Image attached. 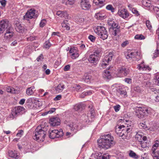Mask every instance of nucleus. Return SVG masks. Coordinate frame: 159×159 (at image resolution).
<instances>
[{
	"mask_svg": "<svg viewBox=\"0 0 159 159\" xmlns=\"http://www.w3.org/2000/svg\"><path fill=\"white\" fill-rule=\"evenodd\" d=\"M101 52V51L99 50H97L94 51L93 54L96 56H97L99 58L100 56V53Z\"/></svg>",
	"mask_w": 159,
	"mask_h": 159,
	"instance_id": "obj_48",
	"label": "nucleus"
},
{
	"mask_svg": "<svg viewBox=\"0 0 159 159\" xmlns=\"http://www.w3.org/2000/svg\"><path fill=\"white\" fill-rule=\"evenodd\" d=\"M106 8L108 10L111 11L112 12H114L115 11L114 8L111 5H107L106 7Z\"/></svg>",
	"mask_w": 159,
	"mask_h": 159,
	"instance_id": "obj_49",
	"label": "nucleus"
},
{
	"mask_svg": "<svg viewBox=\"0 0 159 159\" xmlns=\"http://www.w3.org/2000/svg\"><path fill=\"white\" fill-rule=\"evenodd\" d=\"M109 155L106 154H105L103 155H101L98 156L97 159H109Z\"/></svg>",
	"mask_w": 159,
	"mask_h": 159,
	"instance_id": "obj_42",
	"label": "nucleus"
},
{
	"mask_svg": "<svg viewBox=\"0 0 159 159\" xmlns=\"http://www.w3.org/2000/svg\"><path fill=\"white\" fill-rule=\"evenodd\" d=\"M118 13L120 17L124 19L128 17L129 16L128 12L124 8L119 11Z\"/></svg>",
	"mask_w": 159,
	"mask_h": 159,
	"instance_id": "obj_20",
	"label": "nucleus"
},
{
	"mask_svg": "<svg viewBox=\"0 0 159 159\" xmlns=\"http://www.w3.org/2000/svg\"><path fill=\"white\" fill-rule=\"evenodd\" d=\"M141 142V147L145 148L147 147H148L149 145V142H147L146 140H143Z\"/></svg>",
	"mask_w": 159,
	"mask_h": 159,
	"instance_id": "obj_39",
	"label": "nucleus"
},
{
	"mask_svg": "<svg viewBox=\"0 0 159 159\" xmlns=\"http://www.w3.org/2000/svg\"><path fill=\"white\" fill-rule=\"evenodd\" d=\"M67 20H64L61 24V26L62 27L66 29L67 30H69L70 29L69 26L68 25Z\"/></svg>",
	"mask_w": 159,
	"mask_h": 159,
	"instance_id": "obj_37",
	"label": "nucleus"
},
{
	"mask_svg": "<svg viewBox=\"0 0 159 159\" xmlns=\"http://www.w3.org/2000/svg\"><path fill=\"white\" fill-rule=\"evenodd\" d=\"M15 26L16 30L20 33H23L26 30V29L24 25L20 22L16 23L15 24Z\"/></svg>",
	"mask_w": 159,
	"mask_h": 159,
	"instance_id": "obj_14",
	"label": "nucleus"
},
{
	"mask_svg": "<svg viewBox=\"0 0 159 159\" xmlns=\"http://www.w3.org/2000/svg\"><path fill=\"white\" fill-rule=\"evenodd\" d=\"M139 126L140 128L141 129H144L145 130H149V128L144 123H140L139 125Z\"/></svg>",
	"mask_w": 159,
	"mask_h": 159,
	"instance_id": "obj_38",
	"label": "nucleus"
},
{
	"mask_svg": "<svg viewBox=\"0 0 159 159\" xmlns=\"http://www.w3.org/2000/svg\"><path fill=\"white\" fill-rule=\"evenodd\" d=\"M128 44L129 42L128 41H125L121 44V45L122 47H125Z\"/></svg>",
	"mask_w": 159,
	"mask_h": 159,
	"instance_id": "obj_62",
	"label": "nucleus"
},
{
	"mask_svg": "<svg viewBox=\"0 0 159 159\" xmlns=\"http://www.w3.org/2000/svg\"><path fill=\"white\" fill-rule=\"evenodd\" d=\"M154 80L155 84L159 86V75L156 76Z\"/></svg>",
	"mask_w": 159,
	"mask_h": 159,
	"instance_id": "obj_56",
	"label": "nucleus"
},
{
	"mask_svg": "<svg viewBox=\"0 0 159 159\" xmlns=\"http://www.w3.org/2000/svg\"><path fill=\"white\" fill-rule=\"evenodd\" d=\"M95 32L103 40L106 39L108 36L107 32L105 28L102 26H98L94 27Z\"/></svg>",
	"mask_w": 159,
	"mask_h": 159,
	"instance_id": "obj_4",
	"label": "nucleus"
},
{
	"mask_svg": "<svg viewBox=\"0 0 159 159\" xmlns=\"http://www.w3.org/2000/svg\"><path fill=\"white\" fill-rule=\"evenodd\" d=\"M49 132V137L52 139L61 137L64 134L62 129H60L59 130L57 129L50 130Z\"/></svg>",
	"mask_w": 159,
	"mask_h": 159,
	"instance_id": "obj_8",
	"label": "nucleus"
},
{
	"mask_svg": "<svg viewBox=\"0 0 159 159\" xmlns=\"http://www.w3.org/2000/svg\"><path fill=\"white\" fill-rule=\"evenodd\" d=\"M57 15L61 17H64L65 19H67L70 18L66 11H58L57 12Z\"/></svg>",
	"mask_w": 159,
	"mask_h": 159,
	"instance_id": "obj_26",
	"label": "nucleus"
},
{
	"mask_svg": "<svg viewBox=\"0 0 159 159\" xmlns=\"http://www.w3.org/2000/svg\"><path fill=\"white\" fill-rule=\"evenodd\" d=\"M11 27V24L7 20H2L0 21V34L3 33L4 32Z\"/></svg>",
	"mask_w": 159,
	"mask_h": 159,
	"instance_id": "obj_9",
	"label": "nucleus"
},
{
	"mask_svg": "<svg viewBox=\"0 0 159 159\" xmlns=\"http://www.w3.org/2000/svg\"><path fill=\"white\" fill-rule=\"evenodd\" d=\"M80 6L84 10H88L91 7L88 0H81Z\"/></svg>",
	"mask_w": 159,
	"mask_h": 159,
	"instance_id": "obj_18",
	"label": "nucleus"
},
{
	"mask_svg": "<svg viewBox=\"0 0 159 159\" xmlns=\"http://www.w3.org/2000/svg\"><path fill=\"white\" fill-rule=\"evenodd\" d=\"M79 56V54L78 52V51L77 52H75V53H73V54H71V57L73 59H75Z\"/></svg>",
	"mask_w": 159,
	"mask_h": 159,
	"instance_id": "obj_51",
	"label": "nucleus"
},
{
	"mask_svg": "<svg viewBox=\"0 0 159 159\" xmlns=\"http://www.w3.org/2000/svg\"><path fill=\"white\" fill-rule=\"evenodd\" d=\"M136 116L141 119L147 116L149 113L150 111L146 107H134Z\"/></svg>",
	"mask_w": 159,
	"mask_h": 159,
	"instance_id": "obj_3",
	"label": "nucleus"
},
{
	"mask_svg": "<svg viewBox=\"0 0 159 159\" xmlns=\"http://www.w3.org/2000/svg\"><path fill=\"white\" fill-rule=\"evenodd\" d=\"M113 56V52H110L107 55L105 56L101 64V66L103 68H105L109 61L112 60Z\"/></svg>",
	"mask_w": 159,
	"mask_h": 159,
	"instance_id": "obj_11",
	"label": "nucleus"
},
{
	"mask_svg": "<svg viewBox=\"0 0 159 159\" xmlns=\"http://www.w3.org/2000/svg\"><path fill=\"white\" fill-rule=\"evenodd\" d=\"M70 68V66L69 65H67L66 66L64 67V70L67 71L69 70Z\"/></svg>",
	"mask_w": 159,
	"mask_h": 159,
	"instance_id": "obj_63",
	"label": "nucleus"
},
{
	"mask_svg": "<svg viewBox=\"0 0 159 159\" xmlns=\"http://www.w3.org/2000/svg\"><path fill=\"white\" fill-rule=\"evenodd\" d=\"M25 109L20 106L15 107L13 109L10 115V117L12 119L16 117L17 116L21 115L25 112Z\"/></svg>",
	"mask_w": 159,
	"mask_h": 159,
	"instance_id": "obj_7",
	"label": "nucleus"
},
{
	"mask_svg": "<svg viewBox=\"0 0 159 159\" xmlns=\"http://www.w3.org/2000/svg\"><path fill=\"white\" fill-rule=\"evenodd\" d=\"M75 0H62V3L65 5H72L75 2Z\"/></svg>",
	"mask_w": 159,
	"mask_h": 159,
	"instance_id": "obj_29",
	"label": "nucleus"
},
{
	"mask_svg": "<svg viewBox=\"0 0 159 159\" xmlns=\"http://www.w3.org/2000/svg\"><path fill=\"white\" fill-rule=\"evenodd\" d=\"M134 90L139 93H141L143 91V89L140 87L138 86L135 87L134 88Z\"/></svg>",
	"mask_w": 159,
	"mask_h": 159,
	"instance_id": "obj_43",
	"label": "nucleus"
},
{
	"mask_svg": "<svg viewBox=\"0 0 159 159\" xmlns=\"http://www.w3.org/2000/svg\"><path fill=\"white\" fill-rule=\"evenodd\" d=\"M51 44L49 42V40H48L45 41L43 47L45 48L48 49L50 47Z\"/></svg>",
	"mask_w": 159,
	"mask_h": 159,
	"instance_id": "obj_41",
	"label": "nucleus"
},
{
	"mask_svg": "<svg viewBox=\"0 0 159 159\" xmlns=\"http://www.w3.org/2000/svg\"><path fill=\"white\" fill-rule=\"evenodd\" d=\"M74 88L78 91H80L83 90V89L79 85L76 84L74 85Z\"/></svg>",
	"mask_w": 159,
	"mask_h": 159,
	"instance_id": "obj_53",
	"label": "nucleus"
},
{
	"mask_svg": "<svg viewBox=\"0 0 159 159\" xmlns=\"http://www.w3.org/2000/svg\"><path fill=\"white\" fill-rule=\"evenodd\" d=\"M130 53L131 55L130 56L131 58L135 57L138 60L141 58V56H140V53L138 51H136L134 52H131Z\"/></svg>",
	"mask_w": 159,
	"mask_h": 159,
	"instance_id": "obj_27",
	"label": "nucleus"
},
{
	"mask_svg": "<svg viewBox=\"0 0 159 159\" xmlns=\"http://www.w3.org/2000/svg\"><path fill=\"white\" fill-rule=\"evenodd\" d=\"M48 128V126L43 125L38 126L34 133L33 139L38 142L43 141Z\"/></svg>",
	"mask_w": 159,
	"mask_h": 159,
	"instance_id": "obj_2",
	"label": "nucleus"
},
{
	"mask_svg": "<svg viewBox=\"0 0 159 159\" xmlns=\"http://www.w3.org/2000/svg\"><path fill=\"white\" fill-rule=\"evenodd\" d=\"M95 17L98 20H103L106 17L105 14L102 11H101L95 14Z\"/></svg>",
	"mask_w": 159,
	"mask_h": 159,
	"instance_id": "obj_23",
	"label": "nucleus"
},
{
	"mask_svg": "<svg viewBox=\"0 0 159 159\" xmlns=\"http://www.w3.org/2000/svg\"><path fill=\"white\" fill-rule=\"evenodd\" d=\"M34 86L28 88L26 90V94L28 95H31L34 93Z\"/></svg>",
	"mask_w": 159,
	"mask_h": 159,
	"instance_id": "obj_34",
	"label": "nucleus"
},
{
	"mask_svg": "<svg viewBox=\"0 0 159 159\" xmlns=\"http://www.w3.org/2000/svg\"><path fill=\"white\" fill-rule=\"evenodd\" d=\"M124 125H121L118 127H116L115 129L116 132L119 137H122L123 135L124 134V131L125 130V129L126 128Z\"/></svg>",
	"mask_w": 159,
	"mask_h": 159,
	"instance_id": "obj_15",
	"label": "nucleus"
},
{
	"mask_svg": "<svg viewBox=\"0 0 159 159\" xmlns=\"http://www.w3.org/2000/svg\"><path fill=\"white\" fill-rule=\"evenodd\" d=\"M77 51H78L74 48H70L69 50V52L72 54L73 53H75V52H77Z\"/></svg>",
	"mask_w": 159,
	"mask_h": 159,
	"instance_id": "obj_60",
	"label": "nucleus"
},
{
	"mask_svg": "<svg viewBox=\"0 0 159 159\" xmlns=\"http://www.w3.org/2000/svg\"><path fill=\"white\" fill-rule=\"evenodd\" d=\"M129 155L130 157L135 159H137L139 158L138 155H137L132 150L130 151Z\"/></svg>",
	"mask_w": 159,
	"mask_h": 159,
	"instance_id": "obj_36",
	"label": "nucleus"
},
{
	"mask_svg": "<svg viewBox=\"0 0 159 159\" xmlns=\"http://www.w3.org/2000/svg\"><path fill=\"white\" fill-rule=\"evenodd\" d=\"M104 1L102 0H93V2L99 7H101L103 5Z\"/></svg>",
	"mask_w": 159,
	"mask_h": 159,
	"instance_id": "obj_35",
	"label": "nucleus"
},
{
	"mask_svg": "<svg viewBox=\"0 0 159 159\" xmlns=\"http://www.w3.org/2000/svg\"><path fill=\"white\" fill-rule=\"evenodd\" d=\"M108 24L111 26L110 31L112 35L116 36L119 34L120 32V26L117 23H115L113 20L109 19L108 20Z\"/></svg>",
	"mask_w": 159,
	"mask_h": 159,
	"instance_id": "obj_5",
	"label": "nucleus"
},
{
	"mask_svg": "<svg viewBox=\"0 0 159 159\" xmlns=\"http://www.w3.org/2000/svg\"><path fill=\"white\" fill-rule=\"evenodd\" d=\"M130 10L134 14H135L136 16H139V13L138 11L135 8H131V9L130 8Z\"/></svg>",
	"mask_w": 159,
	"mask_h": 159,
	"instance_id": "obj_50",
	"label": "nucleus"
},
{
	"mask_svg": "<svg viewBox=\"0 0 159 159\" xmlns=\"http://www.w3.org/2000/svg\"><path fill=\"white\" fill-rule=\"evenodd\" d=\"M27 101H29V102H31L33 103H35V102H36V101H38L36 99H35L34 98H29L27 100Z\"/></svg>",
	"mask_w": 159,
	"mask_h": 159,
	"instance_id": "obj_61",
	"label": "nucleus"
},
{
	"mask_svg": "<svg viewBox=\"0 0 159 159\" xmlns=\"http://www.w3.org/2000/svg\"><path fill=\"white\" fill-rule=\"evenodd\" d=\"M38 16V11L35 9L31 8L28 10L23 16L24 20H29L30 19H34Z\"/></svg>",
	"mask_w": 159,
	"mask_h": 159,
	"instance_id": "obj_6",
	"label": "nucleus"
},
{
	"mask_svg": "<svg viewBox=\"0 0 159 159\" xmlns=\"http://www.w3.org/2000/svg\"><path fill=\"white\" fill-rule=\"evenodd\" d=\"M99 60V58L93 54L89 55L88 59L89 62L92 63L97 64Z\"/></svg>",
	"mask_w": 159,
	"mask_h": 159,
	"instance_id": "obj_21",
	"label": "nucleus"
},
{
	"mask_svg": "<svg viewBox=\"0 0 159 159\" xmlns=\"http://www.w3.org/2000/svg\"><path fill=\"white\" fill-rule=\"evenodd\" d=\"M129 69L126 68L124 66H121L119 68L117 73L119 77H122L127 75L129 74Z\"/></svg>",
	"mask_w": 159,
	"mask_h": 159,
	"instance_id": "obj_12",
	"label": "nucleus"
},
{
	"mask_svg": "<svg viewBox=\"0 0 159 159\" xmlns=\"http://www.w3.org/2000/svg\"><path fill=\"white\" fill-rule=\"evenodd\" d=\"M13 32L12 27L7 30L4 35V38L6 39H9L11 38L13 35Z\"/></svg>",
	"mask_w": 159,
	"mask_h": 159,
	"instance_id": "obj_19",
	"label": "nucleus"
},
{
	"mask_svg": "<svg viewBox=\"0 0 159 159\" xmlns=\"http://www.w3.org/2000/svg\"><path fill=\"white\" fill-rule=\"evenodd\" d=\"M92 93V92L90 91L88 92H83L80 96V98H84V97L87 95H90Z\"/></svg>",
	"mask_w": 159,
	"mask_h": 159,
	"instance_id": "obj_47",
	"label": "nucleus"
},
{
	"mask_svg": "<svg viewBox=\"0 0 159 159\" xmlns=\"http://www.w3.org/2000/svg\"><path fill=\"white\" fill-rule=\"evenodd\" d=\"M144 62H143L139 64H138L137 65V68L139 70H145L146 69H148L149 68V66H145L143 64Z\"/></svg>",
	"mask_w": 159,
	"mask_h": 159,
	"instance_id": "obj_31",
	"label": "nucleus"
},
{
	"mask_svg": "<svg viewBox=\"0 0 159 159\" xmlns=\"http://www.w3.org/2000/svg\"><path fill=\"white\" fill-rule=\"evenodd\" d=\"M142 4L145 7H152L151 1L150 0H143Z\"/></svg>",
	"mask_w": 159,
	"mask_h": 159,
	"instance_id": "obj_28",
	"label": "nucleus"
},
{
	"mask_svg": "<svg viewBox=\"0 0 159 159\" xmlns=\"http://www.w3.org/2000/svg\"><path fill=\"white\" fill-rule=\"evenodd\" d=\"M98 142L99 147L105 149L111 148L116 143L113 137L110 134H105L102 138L98 140Z\"/></svg>",
	"mask_w": 159,
	"mask_h": 159,
	"instance_id": "obj_1",
	"label": "nucleus"
},
{
	"mask_svg": "<svg viewBox=\"0 0 159 159\" xmlns=\"http://www.w3.org/2000/svg\"><path fill=\"white\" fill-rule=\"evenodd\" d=\"M158 125L156 123H153L149 128V130L151 131H154L158 129Z\"/></svg>",
	"mask_w": 159,
	"mask_h": 159,
	"instance_id": "obj_32",
	"label": "nucleus"
},
{
	"mask_svg": "<svg viewBox=\"0 0 159 159\" xmlns=\"http://www.w3.org/2000/svg\"><path fill=\"white\" fill-rule=\"evenodd\" d=\"M158 56H159V50L158 49H156L155 50V52L153 53V58H155Z\"/></svg>",
	"mask_w": 159,
	"mask_h": 159,
	"instance_id": "obj_54",
	"label": "nucleus"
},
{
	"mask_svg": "<svg viewBox=\"0 0 159 159\" xmlns=\"http://www.w3.org/2000/svg\"><path fill=\"white\" fill-rule=\"evenodd\" d=\"M124 131V134L123 135L122 139H123L129 140L132 137L131 132L132 129L131 128H128L126 127Z\"/></svg>",
	"mask_w": 159,
	"mask_h": 159,
	"instance_id": "obj_13",
	"label": "nucleus"
},
{
	"mask_svg": "<svg viewBox=\"0 0 159 159\" xmlns=\"http://www.w3.org/2000/svg\"><path fill=\"white\" fill-rule=\"evenodd\" d=\"M64 88V85L59 84L56 87L55 91L56 93H59L62 92Z\"/></svg>",
	"mask_w": 159,
	"mask_h": 159,
	"instance_id": "obj_30",
	"label": "nucleus"
},
{
	"mask_svg": "<svg viewBox=\"0 0 159 159\" xmlns=\"http://www.w3.org/2000/svg\"><path fill=\"white\" fill-rule=\"evenodd\" d=\"M82 105L80 104H76L74 106V108L75 110L78 111L82 107Z\"/></svg>",
	"mask_w": 159,
	"mask_h": 159,
	"instance_id": "obj_46",
	"label": "nucleus"
},
{
	"mask_svg": "<svg viewBox=\"0 0 159 159\" xmlns=\"http://www.w3.org/2000/svg\"><path fill=\"white\" fill-rule=\"evenodd\" d=\"M134 38L137 39L142 40L144 39L145 38L144 36L142 34H137L135 36Z\"/></svg>",
	"mask_w": 159,
	"mask_h": 159,
	"instance_id": "obj_44",
	"label": "nucleus"
},
{
	"mask_svg": "<svg viewBox=\"0 0 159 159\" xmlns=\"http://www.w3.org/2000/svg\"><path fill=\"white\" fill-rule=\"evenodd\" d=\"M111 69V67L108 68V70H105L102 73V77L105 80H108L110 79L111 78V75L110 74V72L109 70Z\"/></svg>",
	"mask_w": 159,
	"mask_h": 159,
	"instance_id": "obj_22",
	"label": "nucleus"
},
{
	"mask_svg": "<svg viewBox=\"0 0 159 159\" xmlns=\"http://www.w3.org/2000/svg\"><path fill=\"white\" fill-rule=\"evenodd\" d=\"M89 39L92 42H94L96 38L92 35H90L88 37Z\"/></svg>",
	"mask_w": 159,
	"mask_h": 159,
	"instance_id": "obj_59",
	"label": "nucleus"
},
{
	"mask_svg": "<svg viewBox=\"0 0 159 159\" xmlns=\"http://www.w3.org/2000/svg\"><path fill=\"white\" fill-rule=\"evenodd\" d=\"M125 81L128 84H130L132 82V79L130 78H126L125 79Z\"/></svg>",
	"mask_w": 159,
	"mask_h": 159,
	"instance_id": "obj_64",
	"label": "nucleus"
},
{
	"mask_svg": "<svg viewBox=\"0 0 159 159\" xmlns=\"http://www.w3.org/2000/svg\"><path fill=\"white\" fill-rule=\"evenodd\" d=\"M153 9L156 12L157 15L159 17V8L157 7H153Z\"/></svg>",
	"mask_w": 159,
	"mask_h": 159,
	"instance_id": "obj_55",
	"label": "nucleus"
},
{
	"mask_svg": "<svg viewBox=\"0 0 159 159\" xmlns=\"http://www.w3.org/2000/svg\"><path fill=\"white\" fill-rule=\"evenodd\" d=\"M8 155L10 157L15 158H18V155L16 152L14 151H9L8 152Z\"/></svg>",
	"mask_w": 159,
	"mask_h": 159,
	"instance_id": "obj_33",
	"label": "nucleus"
},
{
	"mask_svg": "<svg viewBox=\"0 0 159 159\" xmlns=\"http://www.w3.org/2000/svg\"><path fill=\"white\" fill-rule=\"evenodd\" d=\"M47 21L46 19H43L42 20L39 24V26L41 27H43L46 24Z\"/></svg>",
	"mask_w": 159,
	"mask_h": 159,
	"instance_id": "obj_45",
	"label": "nucleus"
},
{
	"mask_svg": "<svg viewBox=\"0 0 159 159\" xmlns=\"http://www.w3.org/2000/svg\"><path fill=\"white\" fill-rule=\"evenodd\" d=\"M146 24L147 27L148 28V29L151 30L152 29V26L149 20H147L146 21Z\"/></svg>",
	"mask_w": 159,
	"mask_h": 159,
	"instance_id": "obj_52",
	"label": "nucleus"
},
{
	"mask_svg": "<svg viewBox=\"0 0 159 159\" xmlns=\"http://www.w3.org/2000/svg\"><path fill=\"white\" fill-rule=\"evenodd\" d=\"M6 91L9 93H15V90L14 88L8 87L6 89Z\"/></svg>",
	"mask_w": 159,
	"mask_h": 159,
	"instance_id": "obj_40",
	"label": "nucleus"
},
{
	"mask_svg": "<svg viewBox=\"0 0 159 159\" xmlns=\"http://www.w3.org/2000/svg\"><path fill=\"white\" fill-rule=\"evenodd\" d=\"M89 116L87 115L86 114H83L80 117V120L83 122L86 123L87 124L90 123L92 120H90L89 117Z\"/></svg>",
	"mask_w": 159,
	"mask_h": 159,
	"instance_id": "obj_25",
	"label": "nucleus"
},
{
	"mask_svg": "<svg viewBox=\"0 0 159 159\" xmlns=\"http://www.w3.org/2000/svg\"><path fill=\"white\" fill-rule=\"evenodd\" d=\"M91 76L88 73H85L82 77L81 81L85 83H89L90 82Z\"/></svg>",
	"mask_w": 159,
	"mask_h": 159,
	"instance_id": "obj_24",
	"label": "nucleus"
},
{
	"mask_svg": "<svg viewBox=\"0 0 159 159\" xmlns=\"http://www.w3.org/2000/svg\"><path fill=\"white\" fill-rule=\"evenodd\" d=\"M135 139L136 140L140 142L143 140H146L147 137L145 136H143V132L139 131L136 133Z\"/></svg>",
	"mask_w": 159,
	"mask_h": 159,
	"instance_id": "obj_17",
	"label": "nucleus"
},
{
	"mask_svg": "<svg viewBox=\"0 0 159 159\" xmlns=\"http://www.w3.org/2000/svg\"><path fill=\"white\" fill-rule=\"evenodd\" d=\"M159 145V141H156L155 144L152 147L151 151V154L153 157L154 159H159V151L155 152L156 148Z\"/></svg>",
	"mask_w": 159,
	"mask_h": 159,
	"instance_id": "obj_10",
	"label": "nucleus"
},
{
	"mask_svg": "<svg viewBox=\"0 0 159 159\" xmlns=\"http://www.w3.org/2000/svg\"><path fill=\"white\" fill-rule=\"evenodd\" d=\"M61 120L60 119L57 117H53L49 120V122L52 126H55L59 125L60 124Z\"/></svg>",
	"mask_w": 159,
	"mask_h": 159,
	"instance_id": "obj_16",
	"label": "nucleus"
},
{
	"mask_svg": "<svg viewBox=\"0 0 159 159\" xmlns=\"http://www.w3.org/2000/svg\"><path fill=\"white\" fill-rule=\"evenodd\" d=\"M119 93H120L121 95L125 96L127 94L126 91L123 90H120V91L119 92Z\"/></svg>",
	"mask_w": 159,
	"mask_h": 159,
	"instance_id": "obj_57",
	"label": "nucleus"
},
{
	"mask_svg": "<svg viewBox=\"0 0 159 159\" xmlns=\"http://www.w3.org/2000/svg\"><path fill=\"white\" fill-rule=\"evenodd\" d=\"M120 106L119 105H117L114 107V108L116 112H118L120 109Z\"/></svg>",
	"mask_w": 159,
	"mask_h": 159,
	"instance_id": "obj_58",
	"label": "nucleus"
}]
</instances>
